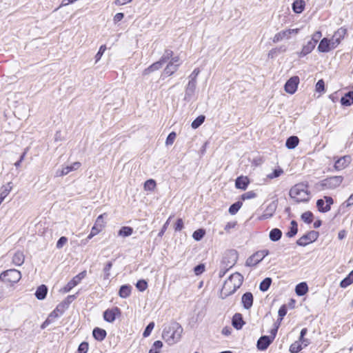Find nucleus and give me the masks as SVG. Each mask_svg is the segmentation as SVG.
<instances>
[{
	"instance_id": "1",
	"label": "nucleus",
	"mask_w": 353,
	"mask_h": 353,
	"mask_svg": "<svg viewBox=\"0 0 353 353\" xmlns=\"http://www.w3.org/2000/svg\"><path fill=\"white\" fill-rule=\"evenodd\" d=\"M183 328L176 322H172L163 329L162 336L170 345L176 343L181 336Z\"/></svg>"
},
{
	"instance_id": "2",
	"label": "nucleus",
	"mask_w": 353,
	"mask_h": 353,
	"mask_svg": "<svg viewBox=\"0 0 353 353\" xmlns=\"http://www.w3.org/2000/svg\"><path fill=\"white\" fill-rule=\"evenodd\" d=\"M243 277L238 272L231 274L229 278L223 283L221 293L225 296L234 294L243 283Z\"/></svg>"
},
{
	"instance_id": "3",
	"label": "nucleus",
	"mask_w": 353,
	"mask_h": 353,
	"mask_svg": "<svg viewBox=\"0 0 353 353\" xmlns=\"http://www.w3.org/2000/svg\"><path fill=\"white\" fill-rule=\"evenodd\" d=\"M290 196L296 203L307 202L310 199L308 186L307 184L301 183L294 185L290 190Z\"/></svg>"
},
{
	"instance_id": "4",
	"label": "nucleus",
	"mask_w": 353,
	"mask_h": 353,
	"mask_svg": "<svg viewBox=\"0 0 353 353\" xmlns=\"http://www.w3.org/2000/svg\"><path fill=\"white\" fill-rule=\"evenodd\" d=\"M343 180L341 176H334L321 181L317 185L321 190L334 189L339 187Z\"/></svg>"
},
{
	"instance_id": "5",
	"label": "nucleus",
	"mask_w": 353,
	"mask_h": 353,
	"mask_svg": "<svg viewBox=\"0 0 353 353\" xmlns=\"http://www.w3.org/2000/svg\"><path fill=\"white\" fill-rule=\"evenodd\" d=\"M21 278V272L15 269L6 270L0 274V281L7 283H16Z\"/></svg>"
},
{
	"instance_id": "6",
	"label": "nucleus",
	"mask_w": 353,
	"mask_h": 353,
	"mask_svg": "<svg viewBox=\"0 0 353 353\" xmlns=\"http://www.w3.org/2000/svg\"><path fill=\"white\" fill-rule=\"evenodd\" d=\"M318 236L317 232L310 231L299 239L296 243L300 246H305L310 243L316 241Z\"/></svg>"
},
{
	"instance_id": "7",
	"label": "nucleus",
	"mask_w": 353,
	"mask_h": 353,
	"mask_svg": "<svg viewBox=\"0 0 353 353\" xmlns=\"http://www.w3.org/2000/svg\"><path fill=\"white\" fill-rule=\"evenodd\" d=\"M299 78L297 76L291 77L285 84V90L289 94H294L297 89Z\"/></svg>"
},
{
	"instance_id": "8",
	"label": "nucleus",
	"mask_w": 353,
	"mask_h": 353,
	"mask_svg": "<svg viewBox=\"0 0 353 353\" xmlns=\"http://www.w3.org/2000/svg\"><path fill=\"white\" fill-rule=\"evenodd\" d=\"M347 33V30L343 28H340L334 34L331 39L332 48H336L344 38Z\"/></svg>"
},
{
	"instance_id": "9",
	"label": "nucleus",
	"mask_w": 353,
	"mask_h": 353,
	"mask_svg": "<svg viewBox=\"0 0 353 353\" xmlns=\"http://www.w3.org/2000/svg\"><path fill=\"white\" fill-rule=\"evenodd\" d=\"M117 314H120V310L118 307L108 309L103 312V319L107 322L112 323L116 319Z\"/></svg>"
},
{
	"instance_id": "10",
	"label": "nucleus",
	"mask_w": 353,
	"mask_h": 353,
	"mask_svg": "<svg viewBox=\"0 0 353 353\" xmlns=\"http://www.w3.org/2000/svg\"><path fill=\"white\" fill-rule=\"evenodd\" d=\"M253 295L251 292H248L243 294L241 297V303L243 307L246 310H249L253 305Z\"/></svg>"
},
{
	"instance_id": "11",
	"label": "nucleus",
	"mask_w": 353,
	"mask_h": 353,
	"mask_svg": "<svg viewBox=\"0 0 353 353\" xmlns=\"http://www.w3.org/2000/svg\"><path fill=\"white\" fill-rule=\"evenodd\" d=\"M196 86V84L194 83L193 82H188L185 90V101H190L192 99L194 95Z\"/></svg>"
},
{
	"instance_id": "12",
	"label": "nucleus",
	"mask_w": 353,
	"mask_h": 353,
	"mask_svg": "<svg viewBox=\"0 0 353 353\" xmlns=\"http://www.w3.org/2000/svg\"><path fill=\"white\" fill-rule=\"evenodd\" d=\"M277 208V203L275 201L270 203L265 208L263 215L261 216L262 219H268L271 218L274 214Z\"/></svg>"
},
{
	"instance_id": "13",
	"label": "nucleus",
	"mask_w": 353,
	"mask_h": 353,
	"mask_svg": "<svg viewBox=\"0 0 353 353\" xmlns=\"http://www.w3.org/2000/svg\"><path fill=\"white\" fill-rule=\"evenodd\" d=\"M316 41H309L307 43L304 45L302 48V50L300 52H298V56L299 57H303L307 54H310L315 48Z\"/></svg>"
},
{
	"instance_id": "14",
	"label": "nucleus",
	"mask_w": 353,
	"mask_h": 353,
	"mask_svg": "<svg viewBox=\"0 0 353 353\" xmlns=\"http://www.w3.org/2000/svg\"><path fill=\"white\" fill-rule=\"evenodd\" d=\"M268 336H262L257 341V348L260 350H266L273 341Z\"/></svg>"
},
{
	"instance_id": "15",
	"label": "nucleus",
	"mask_w": 353,
	"mask_h": 353,
	"mask_svg": "<svg viewBox=\"0 0 353 353\" xmlns=\"http://www.w3.org/2000/svg\"><path fill=\"white\" fill-rule=\"evenodd\" d=\"M350 163V157L344 156L339 159L334 163V168L337 170H341L346 168Z\"/></svg>"
},
{
	"instance_id": "16",
	"label": "nucleus",
	"mask_w": 353,
	"mask_h": 353,
	"mask_svg": "<svg viewBox=\"0 0 353 353\" xmlns=\"http://www.w3.org/2000/svg\"><path fill=\"white\" fill-rule=\"evenodd\" d=\"M290 32L288 30V29H287L276 33L273 37L272 41L274 43H278L285 39L288 40L290 39Z\"/></svg>"
},
{
	"instance_id": "17",
	"label": "nucleus",
	"mask_w": 353,
	"mask_h": 353,
	"mask_svg": "<svg viewBox=\"0 0 353 353\" xmlns=\"http://www.w3.org/2000/svg\"><path fill=\"white\" fill-rule=\"evenodd\" d=\"M263 259L261 258V256L257 252H256L247 259L245 261V265L249 267H253L259 263Z\"/></svg>"
},
{
	"instance_id": "18",
	"label": "nucleus",
	"mask_w": 353,
	"mask_h": 353,
	"mask_svg": "<svg viewBox=\"0 0 353 353\" xmlns=\"http://www.w3.org/2000/svg\"><path fill=\"white\" fill-rule=\"evenodd\" d=\"M65 309V304L62 303L57 306V307L49 314V317L52 319L53 321L61 316Z\"/></svg>"
},
{
	"instance_id": "19",
	"label": "nucleus",
	"mask_w": 353,
	"mask_h": 353,
	"mask_svg": "<svg viewBox=\"0 0 353 353\" xmlns=\"http://www.w3.org/2000/svg\"><path fill=\"white\" fill-rule=\"evenodd\" d=\"M333 48H332L331 39L329 40L326 38H323L320 41V43L318 46L319 51L322 52H327Z\"/></svg>"
},
{
	"instance_id": "20",
	"label": "nucleus",
	"mask_w": 353,
	"mask_h": 353,
	"mask_svg": "<svg viewBox=\"0 0 353 353\" xmlns=\"http://www.w3.org/2000/svg\"><path fill=\"white\" fill-rule=\"evenodd\" d=\"M242 314L240 313H236L232 317V325L237 330L241 329L244 324Z\"/></svg>"
},
{
	"instance_id": "21",
	"label": "nucleus",
	"mask_w": 353,
	"mask_h": 353,
	"mask_svg": "<svg viewBox=\"0 0 353 353\" xmlns=\"http://www.w3.org/2000/svg\"><path fill=\"white\" fill-rule=\"evenodd\" d=\"M93 337L99 341H102L106 337V331L99 327H95L92 331Z\"/></svg>"
},
{
	"instance_id": "22",
	"label": "nucleus",
	"mask_w": 353,
	"mask_h": 353,
	"mask_svg": "<svg viewBox=\"0 0 353 353\" xmlns=\"http://www.w3.org/2000/svg\"><path fill=\"white\" fill-rule=\"evenodd\" d=\"M25 256L22 252L17 251L12 256V263L17 266L21 265L24 262Z\"/></svg>"
},
{
	"instance_id": "23",
	"label": "nucleus",
	"mask_w": 353,
	"mask_h": 353,
	"mask_svg": "<svg viewBox=\"0 0 353 353\" xmlns=\"http://www.w3.org/2000/svg\"><path fill=\"white\" fill-rule=\"evenodd\" d=\"M249 183V180L247 177L244 176H239L236 179L235 181V185L236 188L241 189V190H245L248 187V185Z\"/></svg>"
},
{
	"instance_id": "24",
	"label": "nucleus",
	"mask_w": 353,
	"mask_h": 353,
	"mask_svg": "<svg viewBox=\"0 0 353 353\" xmlns=\"http://www.w3.org/2000/svg\"><path fill=\"white\" fill-rule=\"evenodd\" d=\"M163 63L159 60V61L152 63L148 68H145L143 72V74L147 75L154 71L158 70L163 66Z\"/></svg>"
},
{
	"instance_id": "25",
	"label": "nucleus",
	"mask_w": 353,
	"mask_h": 353,
	"mask_svg": "<svg viewBox=\"0 0 353 353\" xmlns=\"http://www.w3.org/2000/svg\"><path fill=\"white\" fill-rule=\"evenodd\" d=\"M341 103L343 105L350 106L353 104V91L348 92L342 97L341 99Z\"/></svg>"
},
{
	"instance_id": "26",
	"label": "nucleus",
	"mask_w": 353,
	"mask_h": 353,
	"mask_svg": "<svg viewBox=\"0 0 353 353\" xmlns=\"http://www.w3.org/2000/svg\"><path fill=\"white\" fill-rule=\"evenodd\" d=\"M47 292V287L45 285H41L37 289L35 296L39 300H43L46 298Z\"/></svg>"
},
{
	"instance_id": "27",
	"label": "nucleus",
	"mask_w": 353,
	"mask_h": 353,
	"mask_svg": "<svg viewBox=\"0 0 353 353\" xmlns=\"http://www.w3.org/2000/svg\"><path fill=\"white\" fill-rule=\"evenodd\" d=\"M308 290V287L306 283L303 282L300 283L296 286L295 292L297 295L299 296H303L305 295Z\"/></svg>"
},
{
	"instance_id": "28",
	"label": "nucleus",
	"mask_w": 353,
	"mask_h": 353,
	"mask_svg": "<svg viewBox=\"0 0 353 353\" xmlns=\"http://www.w3.org/2000/svg\"><path fill=\"white\" fill-rule=\"evenodd\" d=\"M12 189V186L10 183H8L6 185L1 187L0 190V204L3 202L5 198L8 195L10 190Z\"/></svg>"
},
{
	"instance_id": "29",
	"label": "nucleus",
	"mask_w": 353,
	"mask_h": 353,
	"mask_svg": "<svg viewBox=\"0 0 353 353\" xmlns=\"http://www.w3.org/2000/svg\"><path fill=\"white\" fill-rule=\"evenodd\" d=\"M299 138L296 136L290 137L285 143V145L288 149H294L299 144Z\"/></svg>"
},
{
	"instance_id": "30",
	"label": "nucleus",
	"mask_w": 353,
	"mask_h": 353,
	"mask_svg": "<svg viewBox=\"0 0 353 353\" xmlns=\"http://www.w3.org/2000/svg\"><path fill=\"white\" fill-rule=\"evenodd\" d=\"M282 236V232L281 230L278 228H274L272 229L269 234V237L271 241H279Z\"/></svg>"
},
{
	"instance_id": "31",
	"label": "nucleus",
	"mask_w": 353,
	"mask_h": 353,
	"mask_svg": "<svg viewBox=\"0 0 353 353\" xmlns=\"http://www.w3.org/2000/svg\"><path fill=\"white\" fill-rule=\"evenodd\" d=\"M304 7H305V3L303 1H295L293 3H292V9H293V11L295 12V13H301L303 12V9H304Z\"/></svg>"
},
{
	"instance_id": "32",
	"label": "nucleus",
	"mask_w": 353,
	"mask_h": 353,
	"mask_svg": "<svg viewBox=\"0 0 353 353\" xmlns=\"http://www.w3.org/2000/svg\"><path fill=\"white\" fill-rule=\"evenodd\" d=\"M353 283V270L350 272V273L343 279L341 283L340 286L343 288H345L349 286L350 284Z\"/></svg>"
},
{
	"instance_id": "33",
	"label": "nucleus",
	"mask_w": 353,
	"mask_h": 353,
	"mask_svg": "<svg viewBox=\"0 0 353 353\" xmlns=\"http://www.w3.org/2000/svg\"><path fill=\"white\" fill-rule=\"evenodd\" d=\"M131 293V286L124 285L120 288L119 294L121 298H127Z\"/></svg>"
},
{
	"instance_id": "34",
	"label": "nucleus",
	"mask_w": 353,
	"mask_h": 353,
	"mask_svg": "<svg viewBox=\"0 0 353 353\" xmlns=\"http://www.w3.org/2000/svg\"><path fill=\"white\" fill-rule=\"evenodd\" d=\"M133 232V228L128 226H123L121 227V228L119 230L118 235L123 236V237H127L130 236Z\"/></svg>"
},
{
	"instance_id": "35",
	"label": "nucleus",
	"mask_w": 353,
	"mask_h": 353,
	"mask_svg": "<svg viewBox=\"0 0 353 353\" xmlns=\"http://www.w3.org/2000/svg\"><path fill=\"white\" fill-rule=\"evenodd\" d=\"M271 283H272V279L270 277L265 278L261 282V283L259 285L260 290L262 292H266L269 289Z\"/></svg>"
},
{
	"instance_id": "36",
	"label": "nucleus",
	"mask_w": 353,
	"mask_h": 353,
	"mask_svg": "<svg viewBox=\"0 0 353 353\" xmlns=\"http://www.w3.org/2000/svg\"><path fill=\"white\" fill-rule=\"evenodd\" d=\"M180 65V63H176L175 65H172L171 63H168L165 68L164 69L165 74H168V76L172 75L174 74L178 69V67Z\"/></svg>"
},
{
	"instance_id": "37",
	"label": "nucleus",
	"mask_w": 353,
	"mask_h": 353,
	"mask_svg": "<svg viewBox=\"0 0 353 353\" xmlns=\"http://www.w3.org/2000/svg\"><path fill=\"white\" fill-rule=\"evenodd\" d=\"M103 226V214H101L97 217L95 223L92 228H95V230H97V233H99V232L102 230Z\"/></svg>"
},
{
	"instance_id": "38",
	"label": "nucleus",
	"mask_w": 353,
	"mask_h": 353,
	"mask_svg": "<svg viewBox=\"0 0 353 353\" xmlns=\"http://www.w3.org/2000/svg\"><path fill=\"white\" fill-rule=\"evenodd\" d=\"M79 282L74 277L70 280L67 285L63 288L62 291L64 293L70 292L74 287H75Z\"/></svg>"
},
{
	"instance_id": "39",
	"label": "nucleus",
	"mask_w": 353,
	"mask_h": 353,
	"mask_svg": "<svg viewBox=\"0 0 353 353\" xmlns=\"http://www.w3.org/2000/svg\"><path fill=\"white\" fill-rule=\"evenodd\" d=\"M297 232H298L297 223L295 221H292L290 230L289 232H287L286 235L288 237L291 238V237H293L294 236H295Z\"/></svg>"
},
{
	"instance_id": "40",
	"label": "nucleus",
	"mask_w": 353,
	"mask_h": 353,
	"mask_svg": "<svg viewBox=\"0 0 353 353\" xmlns=\"http://www.w3.org/2000/svg\"><path fill=\"white\" fill-rule=\"evenodd\" d=\"M204 121L205 116L200 115L192 121L191 126L193 129H196L204 122Z\"/></svg>"
},
{
	"instance_id": "41",
	"label": "nucleus",
	"mask_w": 353,
	"mask_h": 353,
	"mask_svg": "<svg viewBox=\"0 0 353 353\" xmlns=\"http://www.w3.org/2000/svg\"><path fill=\"white\" fill-rule=\"evenodd\" d=\"M301 219L306 223H311L313 221V214L310 212H305L302 214Z\"/></svg>"
},
{
	"instance_id": "42",
	"label": "nucleus",
	"mask_w": 353,
	"mask_h": 353,
	"mask_svg": "<svg viewBox=\"0 0 353 353\" xmlns=\"http://www.w3.org/2000/svg\"><path fill=\"white\" fill-rule=\"evenodd\" d=\"M241 206H242V202H241V201H237V202L233 203L229 208L230 214H231L232 215L235 214L239 211V210L241 208Z\"/></svg>"
},
{
	"instance_id": "43",
	"label": "nucleus",
	"mask_w": 353,
	"mask_h": 353,
	"mask_svg": "<svg viewBox=\"0 0 353 353\" xmlns=\"http://www.w3.org/2000/svg\"><path fill=\"white\" fill-rule=\"evenodd\" d=\"M162 346L163 343L161 341H156L153 343L152 348L149 350V353H159Z\"/></svg>"
},
{
	"instance_id": "44",
	"label": "nucleus",
	"mask_w": 353,
	"mask_h": 353,
	"mask_svg": "<svg viewBox=\"0 0 353 353\" xmlns=\"http://www.w3.org/2000/svg\"><path fill=\"white\" fill-rule=\"evenodd\" d=\"M156 187V182L154 179H148L144 183L145 190H153Z\"/></svg>"
},
{
	"instance_id": "45",
	"label": "nucleus",
	"mask_w": 353,
	"mask_h": 353,
	"mask_svg": "<svg viewBox=\"0 0 353 353\" xmlns=\"http://www.w3.org/2000/svg\"><path fill=\"white\" fill-rule=\"evenodd\" d=\"M173 56V52L171 50H165L160 61L164 64Z\"/></svg>"
},
{
	"instance_id": "46",
	"label": "nucleus",
	"mask_w": 353,
	"mask_h": 353,
	"mask_svg": "<svg viewBox=\"0 0 353 353\" xmlns=\"http://www.w3.org/2000/svg\"><path fill=\"white\" fill-rule=\"evenodd\" d=\"M302 346L299 341H296L292 343L290 347V352L291 353H297L302 350Z\"/></svg>"
},
{
	"instance_id": "47",
	"label": "nucleus",
	"mask_w": 353,
	"mask_h": 353,
	"mask_svg": "<svg viewBox=\"0 0 353 353\" xmlns=\"http://www.w3.org/2000/svg\"><path fill=\"white\" fill-rule=\"evenodd\" d=\"M283 173V170L281 168L274 170L272 173L267 175V177L270 179H273L280 176Z\"/></svg>"
},
{
	"instance_id": "48",
	"label": "nucleus",
	"mask_w": 353,
	"mask_h": 353,
	"mask_svg": "<svg viewBox=\"0 0 353 353\" xmlns=\"http://www.w3.org/2000/svg\"><path fill=\"white\" fill-rule=\"evenodd\" d=\"M204 235V230L199 229L194 232L192 236L196 241H200L203 237Z\"/></svg>"
},
{
	"instance_id": "49",
	"label": "nucleus",
	"mask_w": 353,
	"mask_h": 353,
	"mask_svg": "<svg viewBox=\"0 0 353 353\" xmlns=\"http://www.w3.org/2000/svg\"><path fill=\"white\" fill-rule=\"evenodd\" d=\"M200 73V70L199 68H195L191 74L189 76V82H193L196 84V77Z\"/></svg>"
},
{
	"instance_id": "50",
	"label": "nucleus",
	"mask_w": 353,
	"mask_h": 353,
	"mask_svg": "<svg viewBox=\"0 0 353 353\" xmlns=\"http://www.w3.org/2000/svg\"><path fill=\"white\" fill-rule=\"evenodd\" d=\"M154 327V322H150L148 325L147 327H145L143 333V337H148L150 335L153 328Z\"/></svg>"
},
{
	"instance_id": "51",
	"label": "nucleus",
	"mask_w": 353,
	"mask_h": 353,
	"mask_svg": "<svg viewBox=\"0 0 353 353\" xmlns=\"http://www.w3.org/2000/svg\"><path fill=\"white\" fill-rule=\"evenodd\" d=\"M112 263L111 261H109L105 264V265L103 268L105 279H108V278L110 276V270L112 268Z\"/></svg>"
},
{
	"instance_id": "52",
	"label": "nucleus",
	"mask_w": 353,
	"mask_h": 353,
	"mask_svg": "<svg viewBox=\"0 0 353 353\" xmlns=\"http://www.w3.org/2000/svg\"><path fill=\"white\" fill-rule=\"evenodd\" d=\"M176 134L174 132H170L166 139L165 144L167 145H172L176 139Z\"/></svg>"
},
{
	"instance_id": "53",
	"label": "nucleus",
	"mask_w": 353,
	"mask_h": 353,
	"mask_svg": "<svg viewBox=\"0 0 353 353\" xmlns=\"http://www.w3.org/2000/svg\"><path fill=\"white\" fill-rule=\"evenodd\" d=\"M316 206L318 210L321 212H327L328 210H325V205L324 199H318L316 201Z\"/></svg>"
},
{
	"instance_id": "54",
	"label": "nucleus",
	"mask_w": 353,
	"mask_h": 353,
	"mask_svg": "<svg viewBox=\"0 0 353 353\" xmlns=\"http://www.w3.org/2000/svg\"><path fill=\"white\" fill-rule=\"evenodd\" d=\"M89 345L87 342H82L78 347L79 353H87L88 351Z\"/></svg>"
},
{
	"instance_id": "55",
	"label": "nucleus",
	"mask_w": 353,
	"mask_h": 353,
	"mask_svg": "<svg viewBox=\"0 0 353 353\" xmlns=\"http://www.w3.org/2000/svg\"><path fill=\"white\" fill-rule=\"evenodd\" d=\"M136 286L137 288L141 292L144 291L147 287H148V284H147V282L144 280H139L137 284H136Z\"/></svg>"
},
{
	"instance_id": "56",
	"label": "nucleus",
	"mask_w": 353,
	"mask_h": 353,
	"mask_svg": "<svg viewBox=\"0 0 353 353\" xmlns=\"http://www.w3.org/2000/svg\"><path fill=\"white\" fill-rule=\"evenodd\" d=\"M256 196V194L254 192L249 191V192H247L244 193L243 194H242L241 198L243 200H246V199H251L255 198Z\"/></svg>"
},
{
	"instance_id": "57",
	"label": "nucleus",
	"mask_w": 353,
	"mask_h": 353,
	"mask_svg": "<svg viewBox=\"0 0 353 353\" xmlns=\"http://www.w3.org/2000/svg\"><path fill=\"white\" fill-rule=\"evenodd\" d=\"M279 319L278 321H281L283 316L287 314V307L285 305H283L279 310Z\"/></svg>"
},
{
	"instance_id": "58",
	"label": "nucleus",
	"mask_w": 353,
	"mask_h": 353,
	"mask_svg": "<svg viewBox=\"0 0 353 353\" xmlns=\"http://www.w3.org/2000/svg\"><path fill=\"white\" fill-rule=\"evenodd\" d=\"M325 90V83L323 79H320L317 81L316 84V90L318 92H321L324 91Z\"/></svg>"
},
{
	"instance_id": "59",
	"label": "nucleus",
	"mask_w": 353,
	"mask_h": 353,
	"mask_svg": "<svg viewBox=\"0 0 353 353\" xmlns=\"http://www.w3.org/2000/svg\"><path fill=\"white\" fill-rule=\"evenodd\" d=\"M324 201L326 202L325 204V210H330L331 205L333 204V199L330 196H324Z\"/></svg>"
},
{
	"instance_id": "60",
	"label": "nucleus",
	"mask_w": 353,
	"mask_h": 353,
	"mask_svg": "<svg viewBox=\"0 0 353 353\" xmlns=\"http://www.w3.org/2000/svg\"><path fill=\"white\" fill-rule=\"evenodd\" d=\"M106 50V46L105 45H103L100 47L99 48V50L98 51V52L97 53L96 56H95V59H96V62H97L98 61L100 60V59L101 58L103 54L104 53V52Z\"/></svg>"
},
{
	"instance_id": "61",
	"label": "nucleus",
	"mask_w": 353,
	"mask_h": 353,
	"mask_svg": "<svg viewBox=\"0 0 353 353\" xmlns=\"http://www.w3.org/2000/svg\"><path fill=\"white\" fill-rule=\"evenodd\" d=\"M68 242V239L65 236H61L57 243V248L61 249Z\"/></svg>"
},
{
	"instance_id": "62",
	"label": "nucleus",
	"mask_w": 353,
	"mask_h": 353,
	"mask_svg": "<svg viewBox=\"0 0 353 353\" xmlns=\"http://www.w3.org/2000/svg\"><path fill=\"white\" fill-rule=\"evenodd\" d=\"M205 271V265L203 264H199L194 267V272L196 275H199Z\"/></svg>"
},
{
	"instance_id": "63",
	"label": "nucleus",
	"mask_w": 353,
	"mask_h": 353,
	"mask_svg": "<svg viewBox=\"0 0 353 353\" xmlns=\"http://www.w3.org/2000/svg\"><path fill=\"white\" fill-rule=\"evenodd\" d=\"M183 228V221L181 219H178L176 223L174 229L176 231H181Z\"/></svg>"
},
{
	"instance_id": "64",
	"label": "nucleus",
	"mask_w": 353,
	"mask_h": 353,
	"mask_svg": "<svg viewBox=\"0 0 353 353\" xmlns=\"http://www.w3.org/2000/svg\"><path fill=\"white\" fill-rule=\"evenodd\" d=\"M124 17V14L122 12H118L117 13L113 18V21L114 23H117L121 21Z\"/></svg>"
}]
</instances>
